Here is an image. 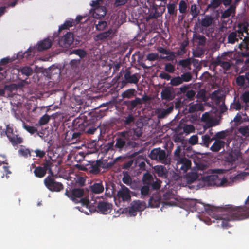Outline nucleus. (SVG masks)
Wrapping results in <instances>:
<instances>
[{
  "mask_svg": "<svg viewBox=\"0 0 249 249\" xmlns=\"http://www.w3.org/2000/svg\"><path fill=\"white\" fill-rule=\"evenodd\" d=\"M161 182L159 179L155 177L150 186L153 190H158L160 187Z\"/></svg>",
  "mask_w": 249,
  "mask_h": 249,
  "instance_id": "60",
  "label": "nucleus"
},
{
  "mask_svg": "<svg viewBox=\"0 0 249 249\" xmlns=\"http://www.w3.org/2000/svg\"><path fill=\"white\" fill-rule=\"evenodd\" d=\"M50 119V117L49 115L46 114L40 118L38 124L40 125H45L49 122Z\"/></svg>",
  "mask_w": 249,
  "mask_h": 249,
  "instance_id": "56",
  "label": "nucleus"
},
{
  "mask_svg": "<svg viewBox=\"0 0 249 249\" xmlns=\"http://www.w3.org/2000/svg\"><path fill=\"white\" fill-rule=\"evenodd\" d=\"M97 117L93 115L89 116V119L86 117L84 120L77 118L73 121L72 126L74 129L89 134H93L97 129V126L95 125L97 121Z\"/></svg>",
  "mask_w": 249,
  "mask_h": 249,
  "instance_id": "3",
  "label": "nucleus"
},
{
  "mask_svg": "<svg viewBox=\"0 0 249 249\" xmlns=\"http://www.w3.org/2000/svg\"><path fill=\"white\" fill-rule=\"evenodd\" d=\"M244 37L242 41L238 44V48L242 51L245 50L241 53V55L244 57H249V37L238 34L236 30L234 32H230L227 35V43L233 44L238 42L239 39H242Z\"/></svg>",
  "mask_w": 249,
  "mask_h": 249,
  "instance_id": "6",
  "label": "nucleus"
},
{
  "mask_svg": "<svg viewBox=\"0 0 249 249\" xmlns=\"http://www.w3.org/2000/svg\"><path fill=\"white\" fill-rule=\"evenodd\" d=\"M168 13L170 15L176 17L177 14V2H173L172 3L167 4Z\"/></svg>",
  "mask_w": 249,
  "mask_h": 249,
  "instance_id": "37",
  "label": "nucleus"
},
{
  "mask_svg": "<svg viewBox=\"0 0 249 249\" xmlns=\"http://www.w3.org/2000/svg\"><path fill=\"white\" fill-rule=\"evenodd\" d=\"M124 104L127 107L128 110H133L138 106L141 105L139 97H135L134 100L125 101Z\"/></svg>",
  "mask_w": 249,
  "mask_h": 249,
  "instance_id": "26",
  "label": "nucleus"
},
{
  "mask_svg": "<svg viewBox=\"0 0 249 249\" xmlns=\"http://www.w3.org/2000/svg\"><path fill=\"white\" fill-rule=\"evenodd\" d=\"M194 206L198 212L203 213L205 211L212 218L218 220L217 223H220L223 228L227 229L231 227L230 224L226 221L225 210L221 212L220 208L210 205H205L198 201L196 202Z\"/></svg>",
  "mask_w": 249,
  "mask_h": 249,
  "instance_id": "1",
  "label": "nucleus"
},
{
  "mask_svg": "<svg viewBox=\"0 0 249 249\" xmlns=\"http://www.w3.org/2000/svg\"><path fill=\"white\" fill-rule=\"evenodd\" d=\"M142 124L138 126L137 124L133 125V127L129 128L128 135L129 138L133 140H137L142 136L143 132Z\"/></svg>",
  "mask_w": 249,
  "mask_h": 249,
  "instance_id": "18",
  "label": "nucleus"
},
{
  "mask_svg": "<svg viewBox=\"0 0 249 249\" xmlns=\"http://www.w3.org/2000/svg\"><path fill=\"white\" fill-rule=\"evenodd\" d=\"M213 141V137H211L209 134H206L202 135L201 140L199 141V144L206 147H209Z\"/></svg>",
  "mask_w": 249,
  "mask_h": 249,
  "instance_id": "30",
  "label": "nucleus"
},
{
  "mask_svg": "<svg viewBox=\"0 0 249 249\" xmlns=\"http://www.w3.org/2000/svg\"><path fill=\"white\" fill-rule=\"evenodd\" d=\"M154 5L155 6L156 12L159 15V16L160 17L165 11L166 7L165 5H160L159 6H157V5Z\"/></svg>",
  "mask_w": 249,
  "mask_h": 249,
  "instance_id": "62",
  "label": "nucleus"
},
{
  "mask_svg": "<svg viewBox=\"0 0 249 249\" xmlns=\"http://www.w3.org/2000/svg\"><path fill=\"white\" fill-rule=\"evenodd\" d=\"M160 95L162 100L170 101L175 98L176 93L173 87L167 86L162 90Z\"/></svg>",
  "mask_w": 249,
  "mask_h": 249,
  "instance_id": "16",
  "label": "nucleus"
},
{
  "mask_svg": "<svg viewBox=\"0 0 249 249\" xmlns=\"http://www.w3.org/2000/svg\"><path fill=\"white\" fill-rule=\"evenodd\" d=\"M74 54L80 57L81 59L85 57L87 54L86 51L81 49H73L70 51V54Z\"/></svg>",
  "mask_w": 249,
  "mask_h": 249,
  "instance_id": "45",
  "label": "nucleus"
},
{
  "mask_svg": "<svg viewBox=\"0 0 249 249\" xmlns=\"http://www.w3.org/2000/svg\"><path fill=\"white\" fill-rule=\"evenodd\" d=\"M149 157L151 160H157L164 164H168L170 162L165 151L160 148H156L152 149L150 151Z\"/></svg>",
  "mask_w": 249,
  "mask_h": 249,
  "instance_id": "8",
  "label": "nucleus"
},
{
  "mask_svg": "<svg viewBox=\"0 0 249 249\" xmlns=\"http://www.w3.org/2000/svg\"><path fill=\"white\" fill-rule=\"evenodd\" d=\"M200 6L196 4H192L190 7V14L193 18H196L200 13Z\"/></svg>",
  "mask_w": 249,
  "mask_h": 249,
  "instance_id": "44",
  "label": "nucleus"
},
{
  "mask_svg": "<svg viewBox=\"0 0 249 249\" xmlns=\"http://www.w3.org/2000/svg\"><path fill=\"white\" fill-rule=\"evenodd\" d=\"M155 178L149 173H145L142 177V182L144 185L150 186Z\"/></svg>",
  "mask_w": 249,
  "mask_h": 249,
  "instance_id": "40",
  "label": "nucleus"
},
{
  "mask_svg": "<svg viewBox=\"0 0 249 249\" xmlns=\"http://www.w3.org/2000/svg\"><path fill=\"white\" fill-rule=\"evenodd\" d=\"M107 21L99 19L97 23H95L96 29L97 31H103L107 27Z\"/></svg>",
  "mask_w": 249,
  "mask_h": 249,
  "instance_id": "49",
  "label": "nucleus"
},
{
  "mask_svg": "<svg viewBox=\"0 0 249 249\" xmlns=\"http://www.w3.org/2000/svg\"><path fill=\"white\" fill-rule=\"evenodd\" d=\"M175 197L172 192L168 191L162 196V202L165 205L172 206L175 202L171 200H174Z\"/></svg>",
  "mask_w": 249,
  "mask_h": 249,
  "instance_id": "23",
  "label": "nucleus"
},
{
  "mask_svg": "<svg viewBox=\"0 0 249 249\" xmlns=\"http://www.w3.org/2000/svg\"><path fill=\"white\" fill-rule=\"evenodd\" d=\"M236 53L233 51L224 52L213 59L211 66L215 68L220 67L224 71H229L235 65Z\"/></svg>",
  "mask_w": 249,
  "mask_h": 249,
  "instance_id": "2",
  "label": "nucleus"
},
{
  "mask_svg": "<svg viewBox=\"0 0 249 249\" xmlns=\"http://www.w3.org/2000/svg\"><path fill=\"white\" fill-rule=\"evenodd\" d=\"M124 82L125 83L136 84L139 82L140 76L139 73H137L132 74L130 69L127 68L124 71Z\"/></svg>",
  "mask_w": 249,
  "mask_h": 249,
  "instance_id": "15",
  "label": "nucleus"
},
{
  "mask_svg": "<svg viewBox=\"0 0 249 249\" xmlns=\"http://www.w3.org/2000/svg\"><path fill=\"white\" fill-rule=\"evenodd\" d=\"M193 39L198 46H204L206 45L207 38L203 35L195 33L193 34Z\"/></svg>",
  "mask_w": 249,
  "mask_h": 249,
  "instance_id": "29",
  "label": "nucleus"
},
{
  "mask_svg": "<svg viewBox=\"0 0 249 249\" xmlns=\"http://www.w3.org/2000/svg\"><path fill=\"white\" fill-rule=\"evenodd\" d=\"M65 194L75 203H78L79 202V199L84 196L85 190L84 188L76 187L66 189Z\"/></svg>",
  "mask_w": 249,
  "mask_h": 249,
  "instance_id": "11",
  "label": "nucleus"
},
{
  "mask_svg": "<svg viewBox=\"0 0 249 249\" xmlns=\"http://www.w3.org/2000/svg\"><path fill=\"white\" fill-rule=\"evenodd\" d=\"M203 180L206 185L216 187L224 186L228 182L226 178H221L217 175L204 176Z\"/></svg>",
  "mask_w": 249,
  "mask_h": 249,
  "instance_id": "9",
  "label": "nucleus"
},
{
  "mask_svg": "<svg viewBox=\"0 0 249 249\" xmlns=\"http://www.w3.org/2000/svg\"><path fill=\"white\" fill-rule=\"evenodd\" d=\"M35 50V47H30L24 53H22V52L18 53L17 57L18 59L26 58V59H28L34 56Z\"/></svg>",
  "mask_w": 249,
  "mask_h": 249,
  "instance_id": "24",
  "label": "nucleus"
},
{
  "mask_svg": "<svg viewBox=\"0 0 249 249\" xmlns=\"http://www.w3.org/2000/svg\"><path fill=\"white\" fill-rule=\"evenodd\" d=\"M130 192L131 191L127 187L122 184L120 190L117 192V197L123 202H129L131 200Z\"/></svg>",
  "mask_w": 249,
  "mask_h": 249,
  "instance_id": "14",
  "label": "nucleus"
},
{
  "mask_svg": "<svg viewBox=\"0 0 249 249\" xmlns=\"http://www.w3.org/2000/svg\"><path fill=\"white\" fill-rule=\"evenodd\" d=\"M187 5L186 2L183 0H181L179 3L178 10L181 14L185 13L187 11Z\"/></svg>",
  "mask_w": 249,
  "mask_h": 249,
  "instance_id": "54",
  "label": "nucleus"
},
{
  "mask_svg": "<svg viewBox=\"0 0 249 249\" xmlns=\"http://www.w3.org/2000/svg\"><path fill=\"white\" fill-rule=\"evenodd\" d=\"M155 170L159 177H162L164 178H166L167 177L168 171L164 166H156Z\"/></svg>",
  "mask_w": 249,
  "mask_h": 249,
  "instance_id": "33",
  "label": "nucleus"
},
{
  "mask_svg": "<svg viewBox=\"0 0 249 249\" xmlns=\"http://www.w3.org/2000/svg\"><path fill=\"white\" fill-rule=\"evenodd\" d=\"M174 107L173 105L170 106L166 109L160 110L158 112L157 116L159 119H163L166 117L169 114L171 113L173 110Z\"/></svg>",
  "mask_w": 249,
  "mask_h": 249,
  "instance_id": "39",
  "label": "nucleus"
},
{
  "mask_svg": "<svg viewBox=\"0 0 249 249\" xmlns=\"http://www.w3.org/2000/svg\"><path fill=\"white\" fill-rule=\"evenodd\" d=\"M144 209V206L140 200H134L131 203L128 208V213L131 216H135L137 212H142Z\"/></svg>",
  "mask_w": 249,
  "mask_h": 249,
  "instance_id": "13",
  "label": "nucleus"
},
{
  "mask_svg": "<svg viewBox=\"0 0 249 249\" xmlns=\"http://www.w3.org/2000/svg\"><path fill=\"white\" fill-rule=\"evenodd\" d=\"M180 146H178L174 152L173 160L176 161L174 168L178 173L184 175L191 168L192 162L191 160L186 158L181 152Z\"/></svg>",
  "mask_w": 249,
  "mask_h": 249,
  "instance_id": "4",
  "label": "nucleus"
},
{
  "mask_svg": "<svg viewBox=\"0 0 249 249\" xmlns=\"http://www.w3.org/2000/svg\"><path fill=\"white\" fill-rule=\"evenodd\" d=\"M114 36V32L113 30L110 28L108 31L102 32L97 34L95 36L96 41H106L112 39Z\"/></svg>",
  "mask_w": 249,
  "mask_h": 249,
  "instance_id": "20",
  "label": "nucleus"
},
{
  "mask_svg": "<svg viewBox=\"0 0 249 249\" xmlns=\"http://www.w3.org/2000/svg\"><path fill=\"white\" fill-rule=\"evenodd\" d=\"M189 143L192 145L196 144H199V141H198V137L196 135L192 136L189 139Z\"/></svg>",
  "mask_w": 249,
  "mask_h": 249,
  "instance_id": "63",
  "label": "nucleus"
},
{
  "mask_svg": "<svg viewBox=\"0 0 249 249\" xmlns=\"http://www.w3.org/2000/svg\"><path fill=\"white\" fill-rule=\"evenodd\" d=\"M182 79L179 76H177L171 79L170 84L173 86H178L182 83Z\"/></svg>",
  "mask_w": 249,
  "mask_h": 249,
  "instance_id": "57",
  "label": "nucleus"
},
{
  "mask_svg": "<svg viewBox=\"0 0 249 249\" xmlns=\"http://www.w3.org/2000/svg\"><path fill=\"white\" fill-rule=\"evenodd\" d=\"M33 151L32 150H30L27 148H21L19 150L18 152L20 155L24 156V157H31V152Z\"/></svg>",
  "mask_w": 249,
  "mask_h": 249,
  "instance_id": "58",
  "label": "nucleus"
},
{
  "mask_svg": "<svg viewBox=\"0 0 249 249\" xmlns=\"http://www.w3.org/2000/svg\"><path fill=\"white\" fill-rule=\"evenodd\" d=\"M235 6L233 4L230 5L228 9L222 12L221 15V18L225 19L230 17L232 14L235 13Z\"/></svg>",
  "mask_w": 249,
  "mask_h": 249,
  "instance_id": "31",
  "label": "nucleus"
},
{
  "mask_svg": "<svg viewBox=\"0 0 249 249\" xmlns=\"http://www.w3.org/2000/svg\"><path fill=\"white\" fill-rule=\"evenodd\" d=\"M248 28L247 25L243 24H239L238 26V29L236 30V31L238 32V34L239 35H244V33H246L247 35H248Z\"/></svg>",
  "mask_w": 249,
  "mask_h": 249,
  "instance_id": "51",
  "label": "nucleus"
},
{
  "mask_svg": "<svg viewBox=\"0 0 249 249\" xmlns=\"http://www.w3.org/2000/svg\"><path fill=\"white\" fill-rule=\"evenodd\" d=\"M159 15L156 12L155 6L153 5L148 10V14L145 17L147 21L152 19H157L159 18Z\"/></svg>",
  "mask_w": 249,
  "mask_h": 249,
  "instance_id": "34",
  "label": "nucleus"
},
{
  "mask_svg": "<svg viewBox=\"0 0 249 249\" xmlns=\"http://www.w3.org/2000/svg\"><path fill=\"white\" fill-rule=\"evenodd\" d=\"M112 204L104 200L99 201L97 203V211L100 213L107 214L112 210Z\"/></svg>",
  "mask_w": 249,
  "mask_h": 249,
  "instance_id": "17",
  "label": "nucleus"
},
{
  "mask_svg": "<svg viewBox=\"0 0 249 249\" xmlns=\"http://www.w3.org/2000/svg\"><path fill=\"white\" fill-rule=\"evenodd\" d=\"M127 147L126 140L123 138H118L116 139L115 147L118 149L119 151H121L124 148Z\"/></svg>",
  "mask_w": 249,
  "mask_h": 249,
  "instance_id": "36",
  "label": "nucleus"
},
{
  "mask_svg": "<svg viewBox=\"0 0 249 249\" xmlns=\"http://www.w3.org/2000/svg\"><path fill=\"white\" fill-rule=\"evenodd\" d=\"M149 187L148 185H144L141 188V198H144L149 194Z\"/></svg>",
  "mask_w": 249,
  "mask_h": 249,
  "instance_id": "52",
  "label": "nucleus"
},
{
  "mask_svg": "<svg viewBox=\"0 0 249 249\" xmlns=\"http://www.w3.org/2000/svg\"><path fill=\"white\" fill-rule=\"evenodd\" d=\"M122 181L124 184L128 185L131 184L132 180L130 175L127 173H125L122 178Z\"/></svg>",
  "mask_w": 249,
  "mask_h": 249,
  "instance_id": "59",
  "label": "nucleus"
},
{
  "mask_svg": "<svg viewBox=\"0 0 249 249\" xmlns=\"http://www.w3.org/2000/svg\"><path fill=\"white\" fill-rule=\"evenodd\" d=\"M137 91L133 88L129 89L122 93L121 96L124 98L130 99L137 95Z\"/></svg>",
  "mask_w": 249,
  "mask_h": 249,
  "instance_id": "35",
  "label": "nucleus"
},
{
  "mask_svg": "<svg viewBox=\"0 0 249 249\" xmlns=\"http://www.w3.org/2000/svg\"><path fill=\"white\" fill-rule=\"evenodd\" d=\"M111 165V164L107 163L105 160H98L91 162L89 167V172L93 175H97L101 172V168L107 169Z\"/></svg>",
  "mask_w": 249,
  "mask_h": 249,
  "instance_id": "10",
  "label": "nucleus"
},
{
  "mask_svg": "<svg viewBox=\"0 0 249 249\" xmlns=\"http://www.w3.org/2000/svg\"><path fill=\"white\" fill-rule=\"evenodd\" d=\"M183 132L188 134L193 132L195 130L194 126L192 124H186L183 127Z\"/></svg>",
  "mask_w": 249,
  "mask_h": 249,
  "instance_id": "64",
  "label": "nucleus"
},
{
  "mask_svg": "<svg viewBox=\"0 0 249 249\" xmlns=\"http://www.w3.org/2000/svg\"><path fill=\"white\" fill-rule=\"evenodd\" d=\"M51 46V40L49 38H47L38 43L37 50L39 51H42L50 48Z\"/></svg>",
  "mask_w": 249,
  "mask_h": 249,
  "instance_id": "27",
  "label": "nucleus"
},
{
  "mask_svg": "<svg viewBox=\"0 0 249 249\" xmlns=\"http://www.w3.org/2000/svg\"><path fill=\"white\" fill-rule=\"evenodd\" d=\"M249 210V196L245 201V206L244 207H234L232 205H228L225 210L226 221L229 223L230 221L239 220L245 218V212Z\"/></svg>",
  "mask_w": 249,
  "mask_h": 249,
  "instance_id": "5",
  "label": "nucleus"
},
{
  "mask_svg": "<svg viewBox=\"0 0 249 249\" xmlns=\"http://www.w3.org/2000/svg\"><path fill=\"white\" fill-rule=\"evenodd\" d=\"M90 188L92 193L96 194L103 193L105 189L102 182L94 183L90 186Z\"/></svg>",
  "mask_w": 249,
  "mask_h": 249,
  "instance_id": "28",
  "label": "nucleus"
},
{
  "mask_svg": "<svg viewBox=\"0 0 249 249\" xmlns=\"http://www.w3.org/2000/svg\"><path fill=\"white\" fill-rule=\"evenodd\" d=\"M105 195L111 197L114 193V184L113 183H106L105 187Z\"/></svg>",
  "mask_w": 249,
  "mask_h": 249,
  "instance_id": "42",
  "label": "nucleus"
},
{
  "mask_svg": "<svg viewBox=\"0 0 249 249\" xmlns=\"http://www.w3.org/2000/svg\"><path fill=\"white\" fill-rule=\"evenodd\" d=\"M99 2L97 0L92 1L91 5L92 7H96L95 11L93 13L94 17L96 18H99L101 17H104L106 14L105 8L104 7H99Z\"/></svg>",
  "mask_w": 249,
  "mask_h": 249,
  "instance_id": "22",
  "label": "nucleus"
},
{
  "mask_svg": "<svg viewBox=\"0 0 249 249\" xmlns=\"http://www.w3.org/2000/svg\"><path fill=\"white\" fill-rule=\"evenodd\" d=\"M238 132L244 136H249V125L239 127Z\"/></svg>",
  "mask_w": 249,
  "mask_h": 249,
  "instance_id": "55",
  "label": "nucleus"
},
{
  "mask_svg": "<svg viewBox=\"0 0 249 249\" xmlns=\"http://www.w3.org/2000/svg\"><path fill=\"white\" fill-rule=\"evenodd\" d=\"M73 42V35L71 32H67L59 40V44L62 47H69Z\"/></svg>",
  "mask_w": 249,
  "mask_h": 249,
  "instance_id": "19",
  "label": "nucleus"
},
{
  "mask_svg": "<svg viewBox=\"0 0 249 249\" xmlns=\"http://www.w3.org/2000/svg\"><path fill=\"white\" fill-rule=\"evenodd\" d=\"M6 134L13 146H16L23 142L22 139L19 137L18 135L14 134L12 132V130L10 129H8L7 130Z\"/></svg>",
  "mask_w": 249,
  "mask_h": 249,
  "instance_id": "21",
  "label": "nucleus"
},
{
  "mask_svg": "<svg viewBox=\"0 0 249 249\" xmlns=\"http://www.w3.org/2000/svg\"><path fill=\"white\" fill-rule=\"evenodd\" d=\"M198 178L197 174L195 172H190L186 175V179L188 184L194 182Z\"/></svg>",
  "mask_w": 249,
  "mask_h": 249,
  "instance_id": "43",
  "label": "nucleus"
},
{
  "mask_svg": "<svg viewBox=\"0 0 249 249\" xmlns=\"http://www.w3.org/2000/svg\"><path fill=\"white\" fill-rule=\"evenodd\" d=\"M203 109V106L201 104H190L189 107V112L194 113L197 111L201 110Z\"/></svg>",
  "mask_w": 249,
  "mask_h": 249,
  "instance_id": "48",
  "label": "nucleus"
},
{
  "mask_svg": "<svg viewBox=\"0 0 249 249\" xmlns=\"http://www.w3.org/2000/svg\"><path fill=\"white\" fill-rule=\"evenodd\" d=\"M42 165L43 166L36 167L34 164H32L33 167L35 168L34 173L36 177L38 178H43L46 174L47 171H49L50 175L53 176V173L52 169L53 164L50 160H46Z\"/></svg>",
  "mask_w": 249,
  "mask_h": 249,
  "instance_id": "7",
  "label": "nucleus"
},
{
  "mask_svg": "<svg viewBox=\"0 0 249 249\" xmlns=\"http://www.w3.org/2000/svg\"><path fill=\"white\" fill-rule=\"evenodd\" d=\"M160 199L158 197L154 198L151 196L148 201L149 205L151 207H159L160 206Z\"/></svg>",
  "mask_w": 249,
  "mask_h": 249,
  "instance_id": "47",
  "label": "nucleus"
},
{
  "mask_svg": "<svg viewBox=\"0 0 249 249\" xmlns=\"http://www.w3.org/2000/svg\"><path fill=\"white\" fill-rule=\"evenodd\" d=\"M135 119L132 114H129L124 116L122 120V122L126 129H129L135 124Z\"/></svg>",
  "mask_w": 249,
  "mask_h": 249,
  "instance_id": "25",
  "label": "nucleus"
},
{
  "mask_svg": "<svg viewBox=\"0 0 249 249\" xmlns=\"http://www.w3.org/2000/svg\"><path fill=\"white\" fill-rule=\"evenodd\" d=\"M73 25H74L73 19L67 20L59 27L58 31L60 32L63 30L69 29L70 27H71Z\"/></svg>",
  "mask_w": 249,
  "mask_h": 249,
  "instance_id": "46",
  "label": "nucleus"
},
{
  "mask_svg": "<svg viewBox=\"0 0 249 249\" xmlns=\"http://www.w3.org/2000/svg\"><path fill=\"white\" fill-rule=\"evenodd\" d=\"M178 65L181 66L184 68H187L190 70L191 62L188 59H182L180 60L178 63Z\"/></svg>",
  "mask_w": 249,
  "mask_h": 249,
  "instance_id": "53",
  "label": "nucleus"
},
{
  "mask_svg": "<svg viewBox=\"0 0 249 249\" xmlns=\"http://www.w3.org/2000/svg\"><path fill=\"white\" fill-rule=\"evenodd\" d=\"M214 142L211 146L210 149L213 152H218L225 146L224 141L220 140H214Z\"/></svg>",
  "mask_w": 249,
  "mask_h": 249,
  "instance_id": "32",
  "label": "nucleus"
},
{
  "mask_svg": "<svg viewBox=\"0 0 249 249\" xmlns=\"http://www.w3.org/2000/svg\"><path fill=\"white\" fill-rule=\"evenodd\" d=\"M50 176H47L44 180L46 188L52 192H59L64 188L63 184L57 182Z\"/></svg>",
  "mask_w": 249,
  "mask_h": 249,
  "instance_id": "12",
  "label": "nucleus"
},
{
  "mask_svg": "<svg viewBox=\"0 0 249 249\" xmlns=\"http://www.w3.org/2000/svg\"><path fill=\"white\" fill-rule=\"evenodd\" d=\"M245 79L244 75H239L236 78V83L238 86L243 87L245 84Z\"/></svg>",
  "mask_w": 249,
  "mask_h": 249,
  "instance_id": "61",
  "label": "nucleus"
},
{
  "mask_svg": "<svg viewBox=\"0 0 249 249\" xmlns=\"http://www.w3.org/2000/svg\"><path fill=\"white\" fill-rule=\"evenodd\" d=\"M222 4L221 0H210V3L206 7V11L214 10Z\"/></svg>",
  "mask_w": 249,
  "mask_h": 249,
  "instance_id": "41",
  "label": "nucleus"
},
{
  "mask_svg": "<svg viewBox=\"0 0 249 249\" xmlns=\"http://www.w3.org/2000/svg\"><path fill=\"white\" fill-rule=\"evenodd\" d=\"M20 71L23 75L28 77L31 75L33 72L32 69L29 66H25L20 68Z\"/></svg>",
  "mask_w": 249,
  "mask_h": 249,
  "instance_id": "50",
  "label": "nucleus"
},
{
  "mask_svg": "<svg viewBox=\"0 0 249 249\" xmlns=\"http://www.w3.org/2000/svg\"><path fill=\"white\" fill-rule=\"evenodd\" d=\"M214 22V18L212 17V16L209 15H206L203 18L200 24L202 26L204 27H208L211 26L213 24V23Z\"/></svg>",
  "mask_w": 249,
  "mask_h": 249,
  "instance_id": "38",
  "label": "nucleus"
}]
</instances>
